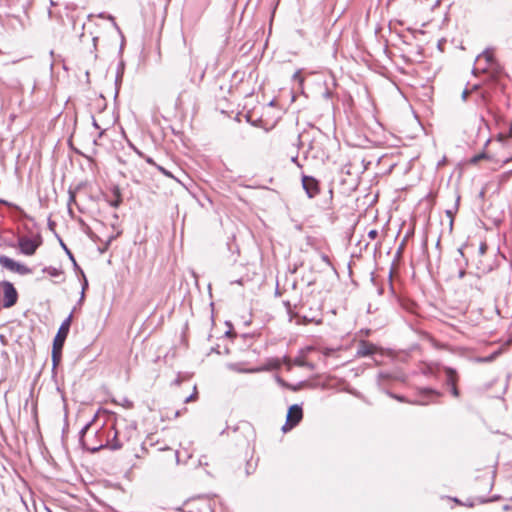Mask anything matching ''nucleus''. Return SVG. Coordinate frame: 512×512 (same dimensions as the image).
Segmentation results:
<instances>
[{
  "instance_id": "obj_1",
  "label": "nucleus",
  "mask_w": 512,
  "mask_h": 512,
  "mask_svg": "<svg viewBox=\"0 0 512 512\" xmlns=\"http://www.w3.org/2000/svg\"><path fill=\"white\" fill-rule=\"evenodd\" d=\"M122 165L120 173L125 178H130L137 184L142 183L147 179V171L141 156H128L126 159H119Z\"/></svg>"
},
{
  "instance_id": "obj_2",
  "label": "nucleus",
  "mask_w": 512,
  "mask_h": 512,
  "mask_svg": "<svg viewBox=\"0 0 512 512\" xmlns=\"http://www.w3.org/2000/svg\"><path fill=\"white\" fill-rule=\"evenodd\" d=\"M72 316L70 315L67 319H65L61 326L58 329V332L53 340L52 346V361L53 365L57 366L62 357V349L65 343V340L68 336L69 329L71 326Z\"/></svg>"
},
{
  "instance_id": "obj_3",
  "label": "nucleus",
  "mask_w": 512,
  "mask_h": 512,
  "mask_svg": "<svg viewBox=\"0 0 512 512\" xmlns=\"http://www.w3.org/2000/svg\"><path fill=\"white\" fill-rule=\"evenodd\" d=\"M42 237L38 234L32 236H20L18 238V248L20 252L26 256H32L42 245Z\"/></svg>"
},
{
  "instance_id": "obj_4",
  "label": "nucleus",
  "mask_w": 512,
  "mask_h": 512,
  "mask_svg": "<svg viewBox=\"0 0 512 512\" xmlns=\"http://www.w3.org/2000/svg\"><path fill=\"white\" fill-rule=\"evenodd\" d=\"M2 293V306L4 308H10L17 303L18 293L12 283L4 281L0 285Z\"/></svg>"
},
{
  "instance_id": "obj_5",
  "label": "nucleus",
  "mask_w": 512,
  "mask_h": 512,
  "mask_svg": "<svg viewBox=\"0 0 512 512\" xmlns=\"http://www.w3.org/2000/svg\"><path fill=\"white\" fill-rule=\"evenodd\" d=\"M303 419V410L302 407L294 404L289 407L287 416H286V423L283 426V430L286 432L288 430H291L295 426H297L301 420Z\"/></svg>"
},
{
  "instance_id": "obj_6",
  "label": "nucleus",
  "mask_w": 512,
  "mask_h": 512,
  "mask_svg": "<svg viewBox=\"0 0 512 512\" xmlns=\"http://www.w3.org/2000/svg\"><path fill=\"white\" fill-rule=\"evenodd\" d=\"M0 265L10 271L19 273L21 275H27L32 273V269L26 266L25 264H21L19 262H16L15 260L7 257V256H1L0 257Z\"/></svg>"
},
{
  "instance_id": "obj_7",
  "label": "nucleus",
  "mask_w": 512,
  "mask_h": 512,
  "mask_svg": "<svg viewBox=\"0 0 512 512\" xmlns=\"http://www.w3.org/2000/svg\"><path fill=\"white\" fill-rule=\"evenodd\" d=\"M302 187L309 198H314L321 192L319 180L312 176H302Z\"/></svg>"
},
{
  "instance_id": "obj_8",
  "label": "nucleus",
  "mask_w": 512,
  "mask_h": 512,
  "mask_svg": "<svg viewBox=\"0 0 512 512\" xmlns=\"http://www.w3.org/2000/svg\"><path fill=\"white\" fill-rule=\"evenodd\" d=\"M444 373L446 376V384L450 387L451 394L458 398L460 396V391L458 389L459 375L457 371L451 367L444 368Z\"/></svg>"
},
{
  "instance_id": "obj_9",
  "label": "nucleus",
  "mask_w": 512,
  "mask_h": 512,
  "mask_svg": "<svg viewBox=\"0 0 512 512\" xmlns=\"http://www.w3.org/2000/svg\"><path fill=\"white\" fill-rule=\"evenodd\" d=\"M378 352V347L371 342L361 340L358 344L357 356L366 357Z\"/></svg>"
},
{
  "instance_id": "obj_10",
  "label": "nucleus",
  "mask_w": 512,
  "mask_h": 512,
  "mask_svg": "<svg viewBox=\"0 0 512 512\" xmlns=\"http://www.w3.org/2000/svg\"><path fill=\"white\" fill-rule=\"evenodd\" d=\"M110 124L111 119H105V111L100 112L98 116H93V125L100 131L99 136H101L104 131L108 129Z\"/></svg>"
},
{
  "instance_id": "obj_11",
  "label": "nucleus",
  "mask_w": 512,
  "mask_h": 512,
  "mask_svg": "<svg viewBox=\"0 0 512 512\" xmlns=\"http://www.w3.org/2000/svg\"><path fill=\"white\" fill-rule=\"evenodd\" d=\"M490 158L486 153L478 154L471 159L472 163H478L481 159Z\"/></svg>"
},
{
  "instance_id": "obj_12",
  "label": "nucleus",
  "mask_w": 512,
  "mask_h": 512,
  "mask_svg": "<svg viewBox=\"0 0 512 512\" xmlns=\"http://www.w3.org/2000/svg\"><path fill=\"white\" fill-rule=\"evenodd\" d=\"M197 398H198V392L196 390V387H194V392L189 397H186L184 402L189 403V402L197 400Z\"/></svg>"
},
{
  "instance_id": "obj_13",
  "label": "nucleus",
  "mask_w": 512,
  "mask_h": 512,
  "mask_svg": "<svg viewBox=\"0 0 512 512\" xmlns=\"http://www.w3.org/2000/svg\"><path fill=\"white\" fill-rule=\"evenodd\" d=\"M293 79L298 81L300 85H302L304 82V77L302 76L301 71L295 72L293 75Z\"/></svg>"
},
{
  "instance_id": "obj_14",
  "label": "nucleus",
  "mask_w": 512,
  "mask_h": 512,
  "mask_svg": "<svg viewBox=\"0 0 512 512\" xmlns=\"http://www.w3.org/2000/svg\"><path fill=\"white\" fill-rule=\"evenodd\" d=\"M378 237V231L376 229H371L369 232H368V238L370 240H374Z\"/></svg>"
},
{
  "instance_id": "obj_15",
  "label": "nucleus",
  "mask_w": 512,
  "mask_h": 512,
  "mask_svg": "<svg viewBox=\"0 0 512 512\" xmlns=\"http://www.w3.org/2000/svg\"><path fill=\"white\" fill-rule=\"evenodd\" d=\"M156 167H157V169H158L161 173H163L165 176H167V177H173V176L171 175V173H170L169 171H167L165 168H163L162 166L156 165Z\"/></svg>"
},
{
  "instance_id": "obj_16",
  "label": "nucleus",
  "mask_w": 512,
  "mask_h": 512,
  "mask_svg": "<svg viewBox=\"0 0 512 512\" xmlns=\"http://www.w3.org/2000/svg\"><path fill=\"white\" fill-rule=\"evenodd\" d=\"M511 160H512V153L508 157H506L505 159L500 160V162L502 164H506V163L510 162Z\"/></svg>"
},
{
  "instance_id": "obj_17",
  "label": "nucleus",
  "mask_w": 512,
  "mask_h": 512,
  "mask_svg": "<svg viewBox=\"0 0 512 512\" xmlns=\"http://www.w3.org/2000/svg\"><path fill=\"white\" fill-rule=\"evenodd\" d=\"M499 137H500L501 139H506V138H510V137H512V126L510 127V131H509L508 135H505V136H504V135H502V134H501Z\"/></svg>"
},
{
  "instance_id": "obj_18",
  "label": "nucleus",
  "mask_w": 512,
  "mask_h": 512,
  "mask_svg": "<svg viewBox=\"0 0 512 512\" xmlns=\"http://www.w3.org/2000/svg\"><path fill=\"white\" fill-rule=\"evenodd\" d=\"M167 451L170 452L172 459H177V453L175 451L169 448L167 449Z\"/></svg>"
},
{
  "instance_id": "obj_19",
  "label": "nucleus",
  "mask_w": 512,
  "mask_h": 512,
  "mask_svg": "<svg viewBox=\"0 0 512 512\" xmlns=\"http://www.w3.org/2000/svg\"><path fill=\"white\" fill-rule=\"evenodd\" d=\"M116 194H117V200L115 201V203H113V205L115 207H117L119 205L120 201H121L120 200V193L117 191Z\"/></svg>"
},
{
  "instance_id": "obj_20",
  "label": "nucleus",
  "mask_w": 512,
  "mask_h": 512,
  "mask_svg": "<svg viewBox=\"0 0 512 512\" xmlns=\"http://www.w3.org/2000/svg\"><path fill=\"white\" fill-rule=\"evenodd\" d=\"M469 94H470V92L468 90H464L462 93L463 100H466Z\"/></svg>"
},
{
  "instance_id": "obj_21",
  "label": "nucleus",
  "mask_w": 512,
  "mask_h": 512,
  "mask_svg": "<svg viewBox=\"0 0 512 512\" xmlns=\"http://www.w3.org/2000/svg\"><path fill=\"white\" fill-rule=\"evenodd\" d=\"M495 357H496V353H495V354H492L491 356H489V357H487V358H485V359H484V361H492V360H494V359H495Z\"/></svg>"
},
{
  "instance_id": "obj_22",
  "label": "nucleus",
  "mask_w": 512,
  "mask_h": 512,
  "mask_svg": "<svg viewBox=\"0 0 512 512\" xmlns=\"http://www.w3.org/2000/svg\"><path fill=\"white\" fill-rule=\"evenodd\" d=\"M204 76H205V71L202 70L200 73V77H199V83L204 79Z\"/></svg>"
},
{
  "instance_id": "obj_23",
  "label": "nucleus",
  "mask_w": 512,
  "mask_h": 512,
  "mask_svg": "<svg viewBox=\"0 0 512 512\" xmlns=\"http://www.w3.org/2000/svg\"><path fill=\"white\" fill-rule=\"evenodd\" d=\"M146 162H147L148 164H152V165H155V166L157 165V164H156V163H155L151 158H149V157L146 159Z\"/></svg>"
},
{
  "instance_id": "obj_24",
  "label": "nucleus",
  "mask_w": 512,
  "mask_h": 512,
  "mask_svg": "<svg viewBox=\"0 0 512 512\" xmlns=\"http://www.w3.org/2000/svg\"><path fill=\"white\" fill-rule=\"evenodd\" d=\"M486 248H487L486 244H482V245H481V248H480L481 253H485Z\"/></svg>"
},
{
  "instance_id": "obj_25",
  "label": "nucleus",
  "mask_w": 512,
  "mask_h": 512,
  "mask_svg": "<svg viewBox=\"0 0 512 512\" xmlns=\"http://www.w3.org/2000/svg\"><path fill=\"white\" fill-rule=\"evenodd\" d=\"M285 386H286V387H288L289 389H292L293 391H296V390H297V388H296V387H292L291 385H286V384H285Z\"/></svg>"
}]
</instances>
